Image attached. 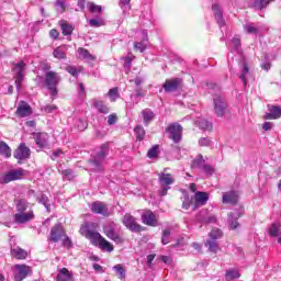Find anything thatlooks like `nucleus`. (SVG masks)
<instances>
[{
    "mask_svg": "<svg viewBox=\"0 0 281 281\" xmlns=\"http://www.w3.org/2000/svg\"><path fill=\"white\" fill-rule=\"evenodd\" d=\"M238 278H240V272H238V270L231 269L226 271V274H225L226 281L238 280Z\"/></svg>",
    "mask_w": 281,
    "mask_h": 281,
    "instance_id": "nucleus-35",
    "label": "nucleus"
},
{
    "mask_svg": "<svg viewBox=\"0 0 281 281\" xmlns=\"http://www.w3.org/2000/svg\"><path fill=\"white\" fill-rule=\"evenodd\" d=\"M61 32L65 36H69L74 32V26L67 22H61Z\"/></svg>",
    "mask_w": 281,
    "mask_h": 281,
    "instance_id": "nucleus-42",
    "label": "nucleus"
},
{
    "mask_svg": "<svg viewBox=\"0 0 281 281\" xmlns=\"http://www.w3.org/2000/svg\"><path fill=\"white\" fill-rule=\"evenodd\" d=\"M269 234L273 237H278L281 235V226H278L277 224H272Z\"/></svg>",
    "mask_w": 281,
    "mask_h": 281,
    "instance_id": "nucleus-44",
    "label": "nucleus"
},
{
    "mask_svg": "<svg viewBox=\"0 0 281 281\" xmlns=\"http://www.w3.org/2000/svg\"><path fill=\"white\" fill-rule=\"evenodd\" d=\"M93 106L99 111V113H103L104 115L110 111L109 106H106L102 101L94 100Z\"/></svg>",
    "mask_w": 281,
    "mask_h": 281,
    "instance_id": "nucleus-33",
    "label": "nucleus"
},
{
    "mask_svg": "<svg viewBox=\"0 0 281 281\" xmlns=\"http://www.w3.org/2000/svg\"><path fill=\"white\" fill-rule=\"evenodd\" d=\"M32 218H34V213L32 211L14 214V221L19 224L29 223Z\"/></svg>",
    "mask_w": 281,
    "mask_h": 281,
    "instance_id": "nucleus-19",
    "label": "nucleus"
},
{
    "mask_svg": "<svg viewBox=\"0 0 281 281\" xmlns=\"http://www.w3.org/2000/svg\"><path fill=\"white\" fill-rule=\"evenodd\" d=\"M90 210L93 214H101V216H111V211H109V206L104 202H92L90 204Z\"/></svg>",
    "mask_w": 281,
    "mask_h": 281,
    "instance_id": "nucleus-10",
    "label": "nucleus"
},
{
    "mask_svg": "<svg viewBox=\"0 0 281 281\" xmlns=\"http://www.w3.org/2000/svg\"><path fill=\"white\" fill-rule=\"evenodd\" d=\"M190 205H192V200H190V198H184L182 203L183 210H190Z\"/></svg>",
    "mask_w": 281,
    "mask_h": 281,
    "instance_id": "nucleus-60",
    "label": "nucleus"
},
{
    "mask_svg": "<svg viewBox=\"0 0 281 281\" xmlns=\"http://www.w3.org/2000/svg\"><path fill=\"white\" fill-rule=\"evenodd\" d=\"M88 10H90V12H93V13H95V12H102V7L97 5V4L93 3V2H89V3H88Z\"/></svg>",
    "mask_w": 281,
    "mask_h": 281,
    "instance_id": "nucleus-50",
    "label": "nucleus"
},
{
    "mask_svg": "<svg viewBox=\"0 0 281 281\" xmlns=\"http://www.w3.org/2000/svg\"><path fill=\"white\" fill-rule=\"evenodd\" d=\"M240 216H243V213L228 214L229 229H236L238 227V218H240Z\"/></svg>",
    "mask_w": 281,
    "mask_h": 281,
    "instance_id": "nucleus-26",
    "label": "nucleus"
},
{
    "mask_svg": "<svg viewBox=\"0 0 281 281\" xmlns=\"http://www.w3.org/2000/svg\"><path fill=\"white\" fill-rule=\"evenodd\" d=\"M273 0H252V5L256 10H263Z\"/></svg>",
    "mask_w": 281,
    "mask_h": 281,
    "instance_id": "nucleus-39",
    "label": "nucleus"
},
{
    "mask_svg": "<svg viewBox=\"0 0 281 281\" xmlns=\"http://www.w3.org/2000/svg\"><path fill=\"white\" fill-rule=\"evenodd\" d=\"M53 56L58 60H65V58H67V46H59L55 48L53 52Z\"/></svg>",
    "mask_w": 281,
    "mask_h": 281,
    "instance_id": "nucleus-28",
    "label": "nucleus"
},
{
    "mask_svg": "<svg viewBox=\"0 0 281 281\" xmlns=\"http://www.w3.org/2000/svg\"><path fill=\"white\" fill-rule=\"evenodd\" d=\"M90 27H102L104 25V20L102 19H91L88 21Z\"/></svg>",
    "mask_w": 281,
    "mask_h": 281,
    "instance_id": "nucleus-45",
    "label": "nucleus"
},
{
    "mask_svg": "<svg viewBox=\"0 0 281 281\" xmlns=\"http://www.w3.org/2000/svg\"><path fill=\"white\" fill-rule=\"evenodd\" d=\"M135 49H139L140 52H145L146 50V44L142 43V42H137L134 44Z\"/></svg>",
    "mask_w": 281,
    "mask_h": 281,
    "instance_id": "nucleus-61",
    "label": "nucleus"
},
{
    "mask_svg": "<svg viewBox=\"0 0 281 281\" xmlns=\"http://www.w3.org/2000/svg\"><path fill=\"white\" fill-rule=\"evenodd\" d=\"M247 76H249V66H247V64L244 63L243 70L239 78L244 82L245 87H247Z\"/></svg>",
    "mask_w": 281,
    "mask_h": 281,
    "instance_id": "nucleus-41",
    "label": "nucleus"
},
{
    "mask_svg": "<svg viewBox=\"0 0 281 281\" xmlns=\"http://www.w3.org/2000/svg\"><path fill=\"white\" fill-rule=\"evenodd\" d=\"M86 238H88V240H91L93 245H99L100 249H103L104 251H113L112 244L109 243V240L104 239V237H102V235H100V233L98 232L87 231Z\"/></svg>",
    "mask_w": 281,
    "mask_h": 281,
    "instance_id": "nucleus-2",
    "label": "nucleus"
},
{
    "mask_svg": "<svg viewBox=\"0 0 281 281\" xmlns=\"http://www.w3.org/2000/svg\"><path fill=\"white\" fill-rule=\"evenodd\" d=\"M60 75L56 71H47L45 75V85L50 91L52 100L58 95V85H60Z\"/></svg>",
    "mask_w": 281,
    "mask_h": 281,
    "instance_id": "nucleus-1",
    "label": "nucleus"
},
{
    "mask_svg": "<svg viewBox=\"0 0 281 281\" xmlns=\"http://www.w3.org/2000/svg\"><path fill=\"white\" fill-rule=\"evenodd\" d=\"M27 200H18L15 201V207H16V212L19 213H24L25 210H27Z\"/></svg>",
    "mask_w": 281,
    "mask_h": 281,
    "instance_id": "nucleus-37",
    "label": "nucleus"
},
{
    "mask_svg": "<svg viewBox=\"0 0 281 281\" xmlns=\"http://www.w3.org/2000/svg\"><path fill=\"white\" fill-rule=\"evenodd\" d=\"M63 177L64 179L71 181V179H74V171L71 169H66L63 171Z\"/></svg>",
    "mask_w": 281,
    "mask_h": 281,
    "instance_id": "nucleus-51",
    "label": "nucleus"
},
{
    "mask_svg": "<svg viewBox=\"0 0 281 281\" xmlns=\"http://www.w3.org/2000/svg\"><path fill=\"white\" fill-rule=\"evenodd\" d=\"M78 54L83 60H95V56L89 53V50L86 48L79 47Z\"/></svg>",
    "mask_w": 281,
    "mask_h": 281,
    "instance_id": "nucleus-32",
    "label": "nucleus"
},
{
    "mask_svg": "<svg viewBox=\"0 0 281 281\" xmlns=\"http://www.w3.org/2000/svg\"><path fill=\"white\" fill-rule=\"evenodd\" d=\"M43 111L45 112V113H54V111H58V106H56V105H54V104H48V105H45L44 108H43Z\"/></svg>",
    "mask_w": 281,
    "mask_h": 281,
    "instance_id": "nucleus-53",
    "label": "nucleus"
},
{
    "mask_svg": "<svg viewBox=\"0 0 281 281\" xmlns=\"http://www.w3.org/2000/svg\"><path fill=\"white\" fill-rule=\"evenodd\" d=\"M12 271L15 281H23L29 276H32V267L27 265H14Z\"/></svg>",
    "mask_w": 281,
    "mask_h": 281,
    "instance_id": "nucleus-4",
    "label": "nucleus"
},
{
    "mask_svg": "<svg viewBox=\"0 0 281 281\" xmlns=\"http://www.w3.org/2000/svg\"><path fill=\"white\" fill-rule=\"evenodd\" d=\"M56 8L58 12H65V2L63 0H58L56 2Z\"/></svg>",
    "mask_w": 281,
    "mask_h": 281,
    "instance_id": "nucleus-59",
    "label": "nucleus"
},
{
    "mask_svg": "<svg viewBox=\"0 0 281 281\" xmlns=\"http://www.w3.org/2000/svg\"><path fill=\"white\" fill-rule=\"evenodd\" d=\"M161 243L162 245H168V243H170V229H165L162 232Z\"/></svg>",
    "mask_w": 281,
    "mask_h": 281,
    "instance_id": "nucleus-49",
    "label": "nucleus"
},
{
    "mask_svg": "<svg viewBox=\"0 0 281 281\" xmlns=\"http://www.w3.org/2000/svg\"><path fill=\"white\" fill-rule=\"evenodd\" d=\"M195 124L201 128V131H212L213 128L212 123L205 119L196 121Z\"/></svg>",
    "mask_w": 281,
    "mask_h": 281,
    "instance_id": "nucleus-31",
    "label": "nucleus"
},
{
    "mask_svg": "<svg viewBox=\"0 0 281 281\" xmlns=\"http://www.w3.org/2000/svg\"><path fill=\"white\" fill-rule=\"evenodd\" d=\"M115 122H117V114H110L108 116V124L110 126H113V124H115Z\"/></svg>",
    "mask_w": 281,
    "mask_h": 281,
    "instance_id": "nucleus-57",
    "label": "nucleus"
},
{
    "mask_svg": "<svg viewBox=\"0 0 281 281\" xmlns=\"http://www.w3.org/2000/svg\"><path fill=\"white\" fill-rule=\"evenodd\" d=\"M263 131H271L273 128V123L272 122H266L262 125Z\"/></svg>",
    "mask_w": 281,
    "mask_h": 281,
    "instance_id": "nucleus-64",
    "label": "nucleus"
},
{
    "mask_svg": "<svg viewBox=\"0 0 281 281\" xmlns=\"http://www.w3.org/2000/svg\"><path fill=\"white\" fill-rule=\"evenodd\" d=\"M194 201L195 205H205V203L210 201V194H207V192L198 191L195 192Z\"/></svg>",
    "mask_w": 281,
    "mask_h": 281,
    "instance_id": "nucleus-23",
    "label": "nucleus"
},
{
    "mask_svg": "<svg viewBox=\"0 0 281 281\" xmlns=\"http://www.w3.org/2000/svg\"><path fill=\"white\" fill-rule=\"evenodd\" d=\"M12 71L15 74V87L19 91L21 90V85H23V78H25V64L23 61L13 64Z\"/></svg>",
    "mask_w": 281,
    "mask_h": 281,
    "instance_id": "nucleus-5",
    "label": "nucleus"
},
{
    "mask_svg": "<svg viewBox=\"0 0 281 281\" xmlns=\"http://www.w3.org/2000/svg\"><path fill=\"white\" fill-rule=\"evenodd\" d=\"M33 139H35V144L38 148H45L47 142H49V136L47 133H33Z\"/></svg>",
    "mask_w": 281,
    "mask_h": 281,
    "instance_id": "nucleus-18",
    "label": "nucleus"
},
{
    "mask_svg": "<svg viewBox=\"0 0 281 281\" xmlns=\"http://www.w3.org/2000/svg\"><path fill=\"white\" fill-rule=\"evenodd\" d=\"M205 166V159H203V156L199 155L192 164V168H203Z\"/></svg>",
    "mask_w": 281,
    "mask_h": 281,
    "instance_id": "nucleus-43",
    "label": "nucleus"
},
{
    "mask_svg": "<svg viewBox=\"0 0 281 281\" xmlns=\"http://www.w3.org/2000/svg\"><path fill=\"white\" fill-rule=\"evenodd\" d=\"M142 222L144 225H148L149 227H157L159 225V215L155 214L150 210H147L142 214Z\"/></svg>",
    "mask_w": 281,
    "mask_h": 281,
    "instance_id": "nucleus-6",
    "label": "nucleus"
},
{
    "mask_svg": "<svg viewBox=\"0 0 281 281\" xmlns=\"http://www.w3.org/2000/svg\"><path fill=\"white\" fill-rule=\"evenodd\" d=\"M142 115L146 126H148V123L155 120V113H153L150 110H143Z\"/></svg>",
    "mask_w": 281,
    "mask_h": 281,
    "instance_id": "nucleus-34",
    "label": "nucleus"
},
{
    "mask_svg": "<svg viewBox=\"0 0 281 281\" xmlns=\"http://www.w3.org/2000/svg\"><path fill=\"white\" fill-rule=\"evenodd\" d=\"M214 111L218 117H223L227 113V103L223 97H216L214 99Z\"/></svg>",
    "mask_w": 281,
    "mask_h": 281,
    "instance_id": "nucleus-12",
    "label": "nucleus"
},
{
    "mask_svg": "<svg viewBox=\"0 0 281 281\" xmlns=\"http://www.w3.org/2000/svg\"><path fill=\"white\" fill-rule=\"evenodd\" d=\"M106 155V148H101V150L97 154L95 158L90 161L92 170H100V166H102V161H104Z\"/></svg>",
    "mask_w": 281,
    "mask_h": 281,
    "instance_id": "nucleus-15",
    "label": "nucleus"
},
{
    "mask_svg": "<svg viewBox=\"0 0 281 281\" xmlns=\"http://www.w3.org/2000/svg\"><path fill=\"white\" fill-rule=\"evenodd\" d=\"M166 131L169 133V138L172 139L175 144H179V142H181L183 127L180 124L173 123L169 125Z\"/></svg>",
    "mask_w": 281,
    "mask_h": 281,
    "instance_id": "nucleus-7",
    "label": "nucleus"
},
{
    "mask_svg": "<svg viewBox=\"0 0 281 281\" xmlns=\"http://www.w3.org/2000/svg\"><path fill=\"white\" fill-rule=\"evenodd\" d=\"M268 113L266 115L267 120H280L281 116V108L278 105H269Z\"/></svg>",
    "mask_w": 281,
    "mask_h": 281,
    "instance_id": "nucleus-22",
    "label": "nucleus"
},
{
    "mask_svg": "<svg viewBox=\"0 0 281 281\" xmlns=\"http://www.w3.org/2000/svg\"><path fill=\"white\" fill-rule=\"evenodd\" d=\"M113 270L116 271L119 280H124L126 278V269L122 265H116L113 267Z\"/></svg>",
    "mask_w": 281,
    "mask_h": 281,
    "instance_id": "nucleus-36",
    "label": "nucleus"
},
{
    "mask_svg": "<svg viewBox=\"0 0 281 281\" xmlns=\"http://www.w3.org/2000/svg\"><path fill=\"white\" fill-rule=\"evenodd\" d=\"M66 71H68V74H70V76H74V77H76V76H78V74H80V70L74 66L66 67Z\"/></svg>",
    "mask_w": 281,
    "mask_h": 281,
    "instance_id": "nucleus-52",
    "label": "nucleus"
},
{
    "mask_svg": "<svg viewBox=\"0 0 281 281\" xmlns=\"http://www.w3.org/2000/svg\"><path fill=\"white\" fill-rule=\"evenodd\" d=\"M104 234L108 238H110L111 240H114V243H120V234L115 233L113 228L105 227Z\"/></svg>",
    "mask_w": 281,
    "mask_h": 281,
    "instance_id": "nucleus-29",
    "label": "nucleus"
},
{
    "mask_svg": "<svg viewBox=\"0 0 281 281\" xmlns=\"http://www.w3.org/2000/svg\"><path fill=\"white\" fill-rule=\"evenodd\" d=\"M72 279L71 272L67 268L60 269L56 277L57 281H71Z\"/></svg>",
    "mask_w": 281,
    "mask_h": 281,
    "instance_id": "nucleus-27",
    "label": "nucleus"
},
{
    "mask_svg": "<svg viewBox=\"0 0 281 281\" xmlns=\"http://www.w3.org/2000/svg\"><path fill=\"white\" fill-rule=\"evenodd\" d=\"M25 175H26V171L23 168L12 169L3 177V182L10 183V181H16L19 179H23Z\"/></svg>",
    "mask_w": 281,
    "mask_h": 281,
    "instance_id": "nucleus-11",
    "label": "nucleus"
},
{
    "mask_svg": "<svg viewBox=\"0 0 281 281\" xmlns=\"http://www.w3.org/2000/svg\"><path fill=\"white\" fill-rule=\"evenodd\" d=\"M159 258L162 262H165V265H172V258L168 256H160Z\"/></svg>",
    "mask_w": 281,
    "mask_h": 281,
    "instance_id": "nucleus-63",
    "label": "nucleus"
},
{
    "mask_svg": "<svg viewBox=\"0 0 281 281\" xmlns=\"http://www.w3.org/2000/svg\"><path fill=\"white\" fill-rule=\"evenodd\" d=\"M108 95H109L111 102H115V100H117L120 98V92H117V88H112V89H110Z\"/></svg>",
    "mask_w": 281,
    "mask_h": 281,
    "instance_id": "nucleus-46",
    "label": "nucleus"
},
{
    "mask_svg": "<svg viewBox=\"0 0 281 281\" xmlns=\"http://www.w3.org/2000/svg\"><path fill=\"white\" fill-rule=\"evenodd\" d=\"M0 155L7 158L12 157V149L3 140H0Z\"/></svg>",
    "mask_w": 281,
    "mask_h": 281,
    "instance_id": "nucleus-30",
    "label": "nucleus"
},
{
    "mask_svg": "<svg viewBox=\"0 0 281 281\" xmlns=\"http://www.w3.org/2000/svg\"><path fill=\"white\" fill-rule=\"evenodd\" d=\"M32 113V106L29 105L25 101H20L15 111L18 117H30Z\"/></svg>",
    "mask_w": 281,
    "mask_h": 281,
    "instance_id": "nucleus-13",
    "label": "nucleus"
},
{
    "mask_svg": "<svg viewBox=\"0 0 281 281\" xmlns=\"http://www.w3.org/2000/svg\"><path fill=\"white\" fill-rule=\"evenodd\" d=\"M202 168L206 175H214V167H212L210 165H204V166H202Z\"/></svg>",
    "mask_w": 281,
    "mask_h": 281,
    "instance_id": "nucleus-58",
    "label": "nucleus"
},
{
    "mask_svg": "<svg viewBox=\"0 0 281 281\" xmlns=\"http://www.w3.org/2000/svg\"><path fill=\"white\" fill-rule=\"evenodd\" d=\"M123 225H125V227L130 229V232H142V225L137 223L135 216L128 213L125 214L123 217Z\"/></svg>",
    "mask_w": 281,
    "mask_h": 281,
    "instance_id": "nucleus-8",
    "label": "nucleus"
},
{
    "mask_svg": "<svg viewBox=\"0 0 281 281\" xmlns=\"http://www.w3.org/2000/svg\"><path fill=\"white\" fill-rule=\"evenodd\" d=\"M38 201L40 203H42V205H44V207H46L47 212H49V204H47V201H49V199L47 198V195H42Z\"/></svg>",
    "mask_w": 281,
    "mask_h": 281,
    "instance_id": "nucleus-55",
    "label": "nucleus"
},
{
    "mask_svg": "<svg viewBox=\"0 0 281 281\" xmlns=\"http://www.w3.org/2000/svg\"><path fill=\"white\" fill-rule=\"evenodd\" d=\"M213 14L215 16V21L220 25V27H225V19H223V11L218 4L212 5Z\"/></svg>",
    "mask_w": 281,
    "mask_h": 281,
    "instance_id": "nucleus-20",
    "label": "nucleus"
},
{
    "mask_svg": "<svg viewBox=\"0 0 281 281\" xmlns=\"http://www.w3.org/2000/svg\"><path fill=\"white\" fill-rule=\"evenodd\" d=\"M11 256L18 260H25L27 258V251L21 247H14L11 249Z\"/></svg>",
    "mask_w": 281,
    "mask_h": 281,
    "instance_id": "nucleus-25",
    "label": "nucleus"
},
{
    "mask_svg": "<svg viewBox=\"0 0 281 281\" xmlns=\"http://www.w3.org/2000/svg\"><path fill=\"white\" fill-rule=\"evenodd\" d=\"M134 133L136 134V139H138V142H142V139H144L146 136V131L142 125L136 126L134 128Z\"/></svg>",
    "mask_w": 281,
    "mask_h": 281,
    "instance_id": "nucleus-40",
    "label": "nucleus"
},
{
    "mask_svg": "<svg viewBox=\"0 0 281 281\" xmlns=\"http://www.w3.org/2000/svg\"><path fill=\"white\" fill-rule=\"evenodd\" d=\"M158 181L161 188L160 194L161 196H166V194H168V190H170V186L175 183V176L161 172L158 175Z\"/></svg>",
    "mask_w": 281,
    "mask_h": 281,
    "instance_id": "nucleus-3",
    "label": "nucleus"
},
{
    "mask_svg": "<svg viewBox=\"0 0 281 281\" xmlns=\"http://www.w3.org/2000/svg\"><path fill=\"white\" fill-rule=\"evenodd\" d=\"M157 155H159V146L157 145L151 147L147 153V157H149V159H154Z\"/></svg>",
    "mask_w": 281,
    "mask_h": 281,
    "instance_id": "nucleus-48",
    "label": "nucleus"
},
{
    "mask_svg": "<svg viewBox=\"0 0 281 281\" xmlns=\"http://www.w3.org/2000/svg\"><path fill=\"white\" fill-rule=\"evenodd\" d=\"M196 220L200 223H204V224L216 223V215L207 214V212L204 210L200 212Z\"/></svg>",
    "mask_w": 281,
    "mask_h": 281,
    "instance_id": "nucleus-21",
    "label": "nucleus"
},
{
    "mask_svg": "<svg viewBox=\"0 0 281 281\" xmlns=\"http://www.w3.org/2000/svg\"><path fill=\"white\" fill-rule=\"evenodd\" d=\"M220 238H223V231H221L218 228H213L209 233V239H211V240H220Z\"/></svg>",
    "mask_w": 281,
    "mask_h": 281,
    "instance_id": "nucleus-38",
    "label": "nucleus"
},
{
    "mask_svg": "<svg viewBox=\"0 0 281 281\" xmlns=\"http://www.w3.org/2000/svg\"><path fill=\"white\" fill-rule=\"evenodd\" d=\"M179 85H181V79H168L162 85V89H165L167 93H172V91H177L179 89Z\"/></svg>",
    "mask_w": 281,
    "mask_h": 281,
    "instance_id": "nucleus-17",
    "label": "nucleus"
},
{
    "mask_svg": "<svg viewBox=\"0 0 281 281\" xmlns=\"http://www.w3.org/2000/svg\"><path fill=\"white\" fill-rule=\"evenodd\" d=\"M244 30L247 32V34H258V27H256L254 24H245Z\"/></svg>",
    "mask_w": 281,
    "mask_h": 281,
    "instance_id": "nucleus-47",
    "label": "nucleus"
},
{
    "mask_svg": "<svg viewBox=\"0 0 281 281\" xmlns=\"http://www.w3.org/2000/svg\"><path fill=\"white\" fill-rule=\"evenodd\" d=\"M204 245L211 254H218L221 251V246L216 239H206Z\"/></svg>",
    "mask_w": 281,
    "mask_h": 281,
    "instance_id": "nucleus-24",
    "label": "nucleus"
},
{
    "mask_svg": "<svg viewBox=\"0 0 281 281\" xmlns=\"http://www.w3.org/2000/svg\"><path fill=\"white\" fill-rule=\"evenodd\" d=\"M222 203L227 205H236L238 203V192L227 191L223 193Z\"/></svg>",
    "mask_w": 281,
    "mask_h": 281,
    "instance_id": "nucleus-16",
    "label": "nucleus"
},
{
    "mask_svg": "<svg viewBox=\"0 0 281 281\" xmlns=\"http://www.w3.org/2000/svg\"><path fill=\"white\" fill-rule=\"evenodd\" d=\"M64 236H65V228H63V225L57 224L50 231V238H49V240L52 243H58V240H61V238Z\"/></svg>",
    "mask_w": 281,
    "mask_h": 281,
    "instance_id": "nucleus-14",
    "label": "nucleus"
},
{
    "mask_svg": "<svg viewBox=\"0 0 281 281\" xmlns=\"http://www.w3.org/2000/svg\"><path fill=\"white\" fill-rule=\"evenodd\" d=\"M232 44H233V49H236L238 52V49L240 48V37L235 36L232 40Z\"/></svg>",
    "mask_w": 281,
    "mask_h": 281,
    "instance_id": "nucleus-54",
    "label": "nucleus"
},
{
    "mask_svg": "<svg viewBox=\"0 0 281 281\" xmlns=\"http://www.w3.org/2000/svg\"><path fill=\"white\" fill-rule=\"evenodd\" d=\"M30 155H31L30 147L25 146V143H22L15 149L13 157L18 159V164H21V161H25V159H30Z\"/></svg>",
    "mask_w": 281,
    "mask_h": 281,
    "instance_id": "nucleus-9",
    "label": "nucleus"
},
{
    "mask_svg": "<svg viewBox=\"0 0 281 281\" xmlns=\"http://www.w3.org/2000/svg\"><path fill=\"white\" fill-rule=\"evenodd\" d=\"M63 238H64V240H63L64 247L69 249V247H71V239H69V237H67V235H65Z\"/></svg>",
    "mask_w": 281,
    "mask_h": 281,
    "instance_id": "nucleus-62",
    "label": "nucleus"
},
{
    "mask_svg": "<svg viewBox=\"0 0 281 281\" xmlns=\"http://www.w3.org/2000/svg\"><path fill=\"white\" fill-rule=\"evenodd\" d=\"M212 144V140L207 137H202L199 139L200 146H210Z\"/></svg>",
    "mask_w": 281,
    "mask_h": 281,
    "instance_id": "nucleus-56",
    "label": "nucleus"
}]
</instances>
